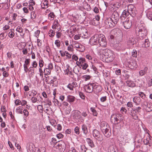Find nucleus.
I'll use <instances>...</instances> for the list:
<instances>
[{
    "mask_svg": "<svg viewBox=\"0 0 152 152\" xmlns=\"http://www.w3.org/2000/svg\"><path fill=\"white\" fill-rule=\"evenodd\" d=\"M147 31L144 25L140 24L136 29V33L139 39L142 40L147 35Z\"/></svg>",
    "mask_w": 152,
    "mask_h": 152,
    "instance_id": "f257e3e1",
    "label": "nucleus"
},
{
    "mask_svg": "<svg viewBox=\"0 0 152 152\" xmlns=\"http://www.w3.org/2000/svg\"><path fill=\"white\" fill-rule=\"evenodd\" d=\"M100 51L105 56L107 62L112 61L114 60V55L113 51L108 49H101Z\"/></svg>",
    "mask_w": 152,
    "mask_h": 152,
    "instance_id": "f03ea898",
    "label": "nucleus"
},
{
    "mask_svg": "<svg viewBox=\"0 0 152 152\" xmlns=\"http://www.w3.org/2000/svg\"><path fill=\"white\" fill-rule=\"evenodd\" d=\"M110 120L113 121L115 124H118L123 120L122 115L120 114H113L111 115Z\"/></svg>",
    "mask_w": 152,
    "mask_h": 152,
    "instance_id": "7ed1b4c3",
    "label": "nucleus"
},
{
    "mask_svg": "<svg viewBox=\"0 0 152 152\" xmlns=\"http://www.w3.org/2000/svg\"><path fill=\"white\" fill-rule=\"evenodd\" d=\"M101 130L105 137H110L111 134V130L108 124L102 128Z\"/></svg>",
    "mask_w": 152,
    "mask_h": 152,
    "instance_id": "20e7f679",
    "label": "nucleus"
},
{
    "mask_svg": "<svg viewBox=\"0 0 152 152\" xmlns=\"http://www.w3.org/2000/svg\"><path fill=\"white\" fill-rule=\"evenodd\" d=\"M103 24L107 28H113L115 26V23L110 18H107L104 20Z\"/></svg>",
    "mask_w": 152,
    "mask_h": 152,
    "instance_id": "39448f33",
    "label": "nucleus"
},
{
    "mask_svg": "<svg viewBox=\"0 0 152 152\" xmlns=\"http://www.w3.org/2000/svg\"><path fill=\"white\" fill-rule=\"evenodd\" d=\"M57 144V148L59 152H64L66 149V144L64 142L62 141H59L56 142V145Z\"/></svg>",
    "mask_w": 152,
    "mask_h": 152,
    "instance_id": "423d86ee",
    "label": "nucleus"
},
{
    "mask_svg": "<svg viewBox=\"0 0 152 152\" xmlns=\"http://www.w3.org/2000/svg\"><path fill=\"white\" fill-rule=\"evenodd\" d=\"M121 23L124 26L125 28L126 29L130 28L132 25V21L129 20V18H127L124 20H120Z\"/></svg>",
    "mask_w": 152,
    "mask_h": 152,
    "instance_id": "0eeeda50",
    "label": "nucleus"
},
{
    "mask_svg": "<svg viewBox=\"0 0 152 152\" xmlns=\"http://www.w3.org/2000/svg\"><path fill=\"white\" fill-rule=\"evenodd\" d=\"M99 46L105 47L107 45V41L104 35L101 34H99Z\"/></svg>",
    "mask_w": 152,
    "mask_h": 152,
    "instance_id": "6e6552de",
    "label": "nucleus"
},
{
    "mask_svg": "<svg viewBox=\"0 0 152 152\" xmlns=\"http://www.w3.org/2000/svg\"><path fill=\"white\" fill-rule=\"evenodd\" d=\"M94 83H89L84 86V88L86 91L88 93H92L94 90Z\"/></svg>",
    "mask_w": 152,
    "mask_h": 152,
    "instance_id": "1a4fd4ad",
    "label": "nucleus"
},
{
    "mask_svg": "<svg viewBox=\"0 0 152 152\" xmlns=\"http://www.w3.org/2000/svg\"><path fill=\"white\" fill-rule=\"evenodd\" d=\"M99 35L96 34L92 37L90 42L93 45H99Z\"/></svg>",
    "mask_w": 152,
    "mask_h": 152,
    "instance_id": "9d476101",
    "label": "nucleus"
},
{
    "mask_svg": "<svg viewBox=\"0 0 152 152\" xmlns=\"http://www.w3.org/2000/svg\"><path fill=\"white\" fill-rule=\"evenodd\" d=\"M110 18L116 24L118 23L119 19V14L117 12L114 11L111 15V18Z\"/></svg>",
    "mask_w": 152,
    "mask_h": 152,
    "instance_id": "9b49d317",
    "label": "nucleus"
},
{
    "mask_svg": "<svg viewBox=\"0 0 152 152\" xmlns=\"http://www.w3.org/2000/svg\"><path fill=\"white\" fill-rule=\"evenodd\" d=\"M142 106L147 111L150 112L152 110V105L147 102H145L142 104Z\"/></svg>",
    "mask_w": 152,
    "mask_h": 152,
    "instance_id": "f8f14e48",
    "label": "nucleus"
},
{
    "mask_svg": "<svg viewBox=\"0 0 152 152\" xmlns=\"http://www.w3.org/2000/svg\"><path fill=\"white\" fill-rule=\"evenodd\" d=\"M35 145L32 143L27 144V149L28 152H35Z\"/></svg>",
    "mask_w": 152,
    "mask_h": 152,
    "instance_id": "ddd939ff",
    "label": "nucleus"
},
{
    "mask_svg": "<svg viewBox=\"0 0 152 152\" xmlns=\"http://www.w3.org/2000/svg\"><path fill=\"white\" fill-rule=\"evenodd\" d=\"M129 14H130L128 10H124L120 17V20H124V19L127 18V17Z\"/></svg>",
    "mask_w": 152,
    "mask_h": 152,
    "instance_id": "4468645a",
    "label": "nucleus"
},
{
    "mask_svg": "<svg viewBox=\"0 0 152 152\" xmlns=\"http://www.w3.org/2000/svg\"><path fill=\"white\" fill-rule=\"evenodd\" d=\"M111 34H113L115 37H118L121 36V30L117 29H114L111 31Z\"/></svg>",
    "mask_w": 152,
    "mask_h": 152,
    "instance_id": "2eb2a0df",
    "label": "nucleus"
},
{
    "mask_svg": "<svg viewBox=\"0 0 152 152\" xmlns=\"http://www.w3.org/2000/svg\"><path fill=\"white\" fill-rule=\"evenodd\" d=\"M78 87L77 84L75 82L69 83L67 86V88L71 91H73L74 88Z\"/></svg>",
    "mask_w": 152,
    "mask_h": 152,
    "instance_id": "dca6fc26",
    "label": "nucleus"
},
{
    "mask_svg": "<svg viewBox=\"0 0 152 152\" xmlns=\"http://www.w3.org/2000/svg\"><path fill=\"white\" fill-rule=\"evenodd\" d=\"M74 46V48H77V50L79 52H83L85 50V47L79 44L75 43Z\"/></svg>",
    "mask_w": 152,
    "mask_h": 152,
    "instance_id": "f3484780",
    "label": "nucleus"
},
{
    "mask_svg": "<svg viewBox=\"0 0 152 152\" xmlns=\"http://www.w3.org/2000/svg\"><path fill=\"white\" fill-rule=\"evenodd\" d=\"M94 89L93 91L96 94H97L100 92L102 90V88L101 86L99 85H96L95 83H94Z\"/></svg>",
    "mask_w": 152,
    "mask_h": 152,
    "instance_id": "a211bd4d",
    "label": "nucleus"
},
{
    "mask_svg": "<svg viewBox=\"0 0 152 152\" xmlns=\"http://www.w3.org/2000/svg\"><path fill=\"white\" fill-rule=\"evenodd\" d=\"M128 66L131 69L137 68V65L136 61L135 60L131 61L129 62Z\"/></svg>",
    "mask_w": 152,
    "mask_h": 152,
    "instance_id": "6ab92c4d",
    "label": "nucleus"
},
{
    "mask_svg": "<svg viewBox=\"0 0 152 152\" xmlns=\"http://www.w3.org/2000/svg\"><path fill=\"white\" fill-rule=\"evenodd\" d=\"M86 62V61L85 58L80 57L79 58V60L76 61V64L78 66H80V65Z\"/></svg>",
    "mask_w": 152,
    "mask_h": 152,
    "instance_id": "aec40b11",
    "label": "nucleus"
},
{
    "mask_svg": "<svg viewBox=\"0 0 152 152\" xmlns=\"http://www.w3.org/2000/svg\"><path fill=\"white\" fill-rule=\"evenodd\" d=\"M129 44L133 45L136 44V41H135V38L133 36H130L129 37V39L128 41Z\"/></svg>",
    "mask_w": 152,
    "mask_h": 152,
    "instance_id": "412c9836",
    "label": "nucleus"
},
{
    "mask_svg": "<svg viewBox=\"0 0 152 152\" xmlns=\"http://www.w3.org/2000/svg\"><path fill=\"white\" fill-rule=\"evenodd\" d=\"M81 129L83 134L86 135L88 133V129L86 125L84 124H82Z\"/></svg>",
    "mask_w": 152,
    "mask_h": 152,
    "instance_id": "4be33fe9",
    "label": "nucleus"
},
{
    "mask_svg": "<svg viewBox=\"0 0 152 152\" xmlns=\"http://www.w3.org/2000/svg\"><path fill=\"white\" fill-rule=\"evenodd\" d=\"M126 85L129 87H134L136 86L135 83L132 80H128L126 81Z\"/></svg>",
    "mask_w": 152,
    "mask_h": 152,
    "instance_id": "5701e85b",
    "label": "nucleus"
},
{
    "mask_svg": "<svg viewBox=\"0 0 152 152\" xmlns=\"http://www.w3.org/2000/svg\"><path fill=\"white\" fill-rule=\"evenodd\" d=\"M132 10V11H129L130 15L133 18H134L135 17H137V15L138 14V12L136 10V8Z\"/></svg>",
    "mask_w": 152,
    "mask_h": 152,
    "instance_id": "b1692460",
    "label": "nucleus"
},
{
    "mask_svg": "<svg viewBox=\"0 0 152 152\" xmlns=\"http://www.w3.org/2000/svg\"><path fill=\"white\" fill-rule=\"evenodd\" d=\"M141 107H138L132 108V110H131V112L134 113L135 114H138L140 112Z\"/></svg>",
    "mask_w": 152,
    "mask_h": 152,
    "instance_id": "393cba45",
    "label": "nucleus"
},
{
    "mask_svg": "<svg viewBox=\"0 0 152 152\" xmlns=\"http://www.w3.org/2000/svg\"><path fill=\"white\" fill-rule=\"evenodd\" d=\"M86 141L88 143L89 145L91 148H93L95 147L94 144L93 140L89 138H87Z\"/></svg>",
    "mask_w": 152,
    "mask_h": 152,
    "instance_id": "a878e982",
    "label": "nucleus"
},
{
    "mask_svg": "<svg viewBox=\"0 0 152 152\" xmlns=\"http://www.w3.org/2000/svg\"><path fill=\"white\" fill-rule=\"evenodd\" d=\"M148 69V67H145L143 70H141L139 71L140 75L141 76H142L145 75L147 73Z\"/></svg>",
    "mask_w": 152,
    "mask_h": 152,
    "instance_id": "bb28decb",
    "label": "nucleus"
},
{
    "mask_svg": "<svg viewBox=\"0 0 152 152\" xmlns=\"http://www.w3.org/2000/svg\"><path fill=\"white\" fill-rule=\"evenodd\" d=\"M67 101L69 102H74L75 99V98L73 96L69 95L67 96Z\"/></svg>",
    "mask_w": 152,
    "mask_h": 152,
    "instance_id": "cd10ccee",
    "label": "nucleus"
},
{
    "mask_svg": "<svg viewBox=\"0 0 152 152\" xmlns=\"http://www.w3.org/2000/svg\"><path fill=\"white\" fill-rule=\"evenodd\" d=\"M88 64L86 62L83 64L80 65V66H79L78 67L80 68L81 69L83 70H85L87 69V68L88 67Z\"/></svg>",
    "mask_w": 152,
    "mask_h": 152,
    "instance_id": "c85d7f7f",
    "label": "nucleus"
},
{
    "mask_svg": "<svg viewBox=\"0 0 152 152\" xmlns=\"http://www.w3.org/2000/svg\"><path fill=\"white\" fill-rule=\"evenodd\" d=\"M23 107L21 106L18 107L16 110V112L19 114H22L23 113Z\"/></svg>",
    "mask_w": 152,
    "mask_h": 152,
    "instance_id": "c756f323",
    "label": "nucleus"
},
{
    "mask_svg": "<svg viewBox=\"0 0 152 152\" xmlns=\"http://www.w3.org/2000/svg\"><path fill=\"white\" fill-rule=\"evenodd\" d=\"M150 43L148 39H145L143 46L145 48L148 47L150 46Z\"/></svg>",
    "mask_w": 152,
    "mask_h": 152,
    "instance_id": "7c9ffc66",
    "label": "nucleus"
},
{
    "mask_svg": "<svg viewBox=\"0 0 152 152\" xmlns=\"http://www.w3.org/2000/svg\"><path fill=\"white\" fill-rule=\"evenodd\" d=\"M96 139L99 141H102L104 139V137L100 133L95 137Z\"/></svg>",
    "mask_w": 152,
    "mask_h": 152,
    "instance_id": "2f4dec72",
    "label": "nucleus"
},
{
    "mask_svg": "<svg viewBox=\"0 0 152 152\" xmlns=\"http://www.w3.org/2000/svg\"><path fill=\"white\" fill-rule=\"evenodd\" d=\"M38 12L37 10H35L34 11L31 12V18L33 19L36 18V13Z\"/></svg>",
    "mask_w": 152,
    "mask_h": 152,
    "instance_id": "473e14b6",
    "label": "nucleus"
},
{
    "mask_svg": "<svg viewBox=\"0 0 152 152\" xmlns=\"http://www.w3.org/2000/svg\"><path fill=\"white\" fill-rule=\"evenodd\" d=\"M48 19L50 20H53L54 19L55 15L52 12H50L48 15Z\"/></svg>",
    "mask_w": 152,
    "mask_h": 152,
    "instance_id": "72a5a7b5",
    "label": "nucleus"
},
{
    "mask_svg": "<svg viewBox=\"0 0 152 152\" xmlns=\"http://www.w3.org/2000/svg\"><path fill=\"white\" fill-rule=\"evenodd\" d=\"M113 93L114 96L115 97V98L117 99H120L122 97V96L120 95V93L118 92L117 91H115L114 92H113Z\"/></svg>",
    "mask_w": 152,
    "mask_h": 152,
    "instance_id": "f704fd0d",
    "label": "nucleus"
},
{
    "mask_svg": "<svg viewBox=\"0 0 152 152\" xmlns=\"http://www.w3.org/2000/svg\"><path fill=\"white\" fill-rule=\"evenodd\" d=\"M57 21V20L56 21L55 20L54 22V24L55 25V29H57L59 31L60 30L61 28Z\"/></svg>",
    "mask_w": 152,
    "mask_h": 152,
    "instance_id": "c9c22d12",
    "label": "nucleus"
},
{
    "mask_svg": "<svg viewBox=\"0 0 152 152\" xmlns=\"http://www.w3.org/2000/svg\"><path fill=\"white\" fill-rule=\"evenodd\" d=\"M51 70L46 67L45 68L44 73L45 75H48L50 73Z\"/></svg>",
    "mask_w": 152,
    "mask_h": 152,
    "instance_id": "e433bc0d",
    "label": "nucleus"
},
{
    "mask_svg": "<svg viewBox=\"0 0 152 152\" xmlns=\"http://www.w3.org/2000/svg\"><path fill=\"white\" fill-rule=\"evenodd\" d=\"M130 115L134 119L137 120L138 119V114L134 113V112L132 113V112H131Z\"/></svg>",
    "mask_w": 152,
    "mask_h": 152,
    "instance_id": "4c0bfd02",
    "label": "nucleus"
},
{
    "mask_svg": "<svg viewBox=\"0 0 152 152\" xmlns=\"http://www.w3.org/2000/svg\"><path fill=\"white\" fill-rule=\"evenodd\" d=\"M136 8L132 4H130L128 6V10L129 11H132V10L135 9Z\"/></svg>",
    "mask_w": 152,
    "mask_h": 152,
    "instance_id": "58836bf2",
    "label": "nucleus"
},
{
    "mask_svg": "<svg viewBox=\"0 0 152 152\" xmlns=\"http://www.w3.org/2000/svg\"><path fill=\"white\" fill-rule=\"evenodd\" d=\"M80 112L78 110H76L73 111V115L75 117V118H76V117H78V116L80 114Z\"/></svg>",
    "mask_w": 152,
    "mask_h": 152,
    "instance_id": "ea45409f",
    "label": "nucleus"
},
{
    "mask_svg": "<svg viewBox=\"0 0 152 152\" xmlns=\"http://www.w3.org/2000/svg\"><path fill=\"white\" fill-rule=\"evenodd\" d=\"M91 76L89 75H83L82 76V78L85 81H86L90 79Z\"/></svg>",
    "mask_w": 152,
    "mask_h": 152,
    "instance_id": "a19ab883",
    "label": "nucleus"
},
{
    "mask_svg": "<svg viewBox=\"0 0 152 152\" xmlns=\"http://www.w3.org/2000/svg\"><path fill=\"white\" fill-rule=\"evenodd\" d=\"M100 134V132L96 129H94L93 131V135L94 137H95Z\"/></svg>",
    "mask_w": 152,
    "mask_h": 152,
    "instance_id": "79ce46f5",
    "label": "nucleus"
},
{
    "mask_svg": "<svg viewBox=\"0 0 152 152\" xmlns=\"http://www.w3.org/2000/svg\"><path fill=\"white\" fill-rule=\"evenodd\" d=\"M146 16L149 19L152 20V12H148L146 14Z\"/></svg>",
    "mask_w": 152,
    "mask_h": 152,
    "instance_id": "37998d69",
    "label": "nucleus"
},
{
    "mask_svg": "<svg viewBox=\"0 0 152 152\" xmlns=\"http://www.w3.org/2000/svg\"><path fill=\"white\" fill-rule=\"evenodd\" d=\"M132 56L136 58L137 55V53L136 50L134 49L132 52Z\"/></svg>",
    "mask_w": 152,
    "mask_h": 152,
    "instance_id": "c03bdc74",
    "label": "nucleus"
},
{
    "mask_svg": "<svg viewBox=\"0 0 152 152\" xmlns=\"http://www.w3.org/2000/svg\"><path fill=\"white\" fill-rule=\"evenodd\" d=\"M16 31L20 33H23V29L22 27L20 26H18L16 29Z\"/></svg>",
    "mask_w": 152,
    "mask_h": 152,
    "instance_id": "a18cd8bd",
    "label": "nucleus"
},
{
    "mask_svg": "<svg viewBox=\"0 0 152 152\" xmlns=\"http://www.w3.org/2000/svg\"><path fill=\"white\" fill-rule=\"evenodd\" d=\"M91 110L92 112L93 115L94 116H97L98 113L96 110L95 109V108L94 107H91Z\"/></svg>",
    "mask_w": 152,
    "mask_h": 152,
    "instance_id": "49530a36",
    "label": "nucleus"
},
{
    "mask_svg": "<svg viewBox=\"0 0 152 152\" xmlns=\"http://www.w3.org/2000/svg\"><path fill=\"white\" fill-rule=\"evenodd\" d=\"M23 113L24 116H26V117L24 118V120H25L26 117L29 115V112L26 109H24L23 110Z\"/></svg>",
    "mask_w": 152,
    "mask_h": 152,
    "instance_id": "de8ad7c7",
    "label": "nucleus"
},
{
    "mask_svg": "<svg viewBox=\"0 0 152 152\" xmlns=\"http://www.w3.org/2000/svg\"><path fill=\"white\" fill-rule=\"evenodd\" d=\"M74 131L75 133L77 134L78 135L80 133V128L78 126H76L74 129Z\"/></svg>",
    "mask_w": 152,
    "mask_h": 152,
    "instance_id": "09e8293b",
    "label": "nucleus"
},
{
    "mask_svg": "<svg viewBox=\"0 0 152 152\" xmlns=\"http://www.w3.org/2000/svg\"><path fill=\"white\" fill-rule=\"evenodd\" d=\"M143 142L144 144L145 145H149V146H151V143L150 142H149V140L147 138L144 139L143 140Z\"/></svg>",
    "mask_w": 152,
    "mask_h": 152,
    "instance_id": "8fccbe9b",
    "label": "nucleus"
},
{
    "mask_svg": "<svg viewBox=\"0 0 152 152\" xmlns=\"http://www.w3.org/2000/svg\"><path fill=\"white\" fill-rule=\"evenodd\" d=\"M11 31V32H10L9 33L8 36L10 37V38H12L14 36L15 34L13 31H12V30L14 31V29H10Z\"/></svg>",
    "mask_w": 152,
    "mask_h": 152,
    "instance_id": "3c124183",
    "label": "nucleus"
},
{
    "mask_svg": "<svg viewBox=\"0 0 152 152\" xmlns=\"http://www.w3.org/2000/svg\"><path fill=\"white\" fill-rule=\"evenodd\" d=\"M107 123L105 121H102L100 123V127L101 129L103 127L106 125H107Z\"/></svg>",
    "mask_w": 152,
    "mask_h": 152,
    "instance_id": "603ef678",
    "label": "nucleus"
},
{
    "mask_svg": "<svg viewBox=\"0 0 152 152\" xmlns=\"http://www.w3.org/2000/svg\"><path fill=\"white\" fill-rule=\"evenodd\" d=\"M139 95L142 99H144L145 98L146 95L142 92H140L139 93Z\"/></svg>",
    "mask_w": 152,
    "mask_h": 152,
    "instance_id": "864d4df0",
    "label": "nucleus"
},
{
    "mask_svg": "<svg viewBox=\"0 0 152 152\" xmlns=\"http://www.w3.org/2000/svg\"><path fill=\"white\" fill-rule=\"evenodd\" d=\"M79 94L80 97L83 99H85V95L84 93L81 92H79Z\"/></svg>",
    "mask_w": 152,
    "mask_h": 152,
    "instance_id": "5fc2aeb1",
    "label": "nucleus"
},
{
    "mask_svg": "<svg viewBox=\"0 0 152 152\" xmlns=\"http://www.w3.org/2000/svg\"><path fill=\"white\" fill-rule=\"evenodd\" d=\"M47 68L50 69L51 70L53 69V64L51 62L48 64V66H47Z\"/></svg>",
    "mask_w": 152,
    "mask_h": 152,
    "instance_id": "6e6d98bb",
    "label": "nucleus"
},
{
    "mask_svg": "<svg viewBox=\"0 0 152 152\" xmlns=\"http://www.w3.org/2000/svg\"><path fill=\"white\" fill-rule=\"evenodd\" d=\"M44 62L43 61V60L41 59H40L39 61V66L40 67V68H41L42 67L43 65H44Z\"/></svg>",
    "mask_w": 152,
    "mask_h": 152,
    "instance_id": "4d7b16f0",
    "label": "nucleus"
},
{
    "mask_svg": "<svg viewBox=\"0 0 152 152\" xmlns=\"http://www.w3.org/2000/svg\"><path fill=\"white\" fill-rule=\"evenodd\" d=\"M56 140L54 138H52V141L50 142L51 145H53L54 146L56 145Z\"/></svg>",
    "mask_w": 152,
    "mask_h": 152,
    "instance_id": "13d9d810",
    "label": "nucleus"
},
{
    "mask_svg": "<svg viewBox=\"0 0 152 152\" xmlns=\"http://www.w3.org/2000/svg\"><path fill=\"white\" fill-rule=\"evenodd\" d=\"M59 52L61 54V56L62 57H64L65 55V53L66 54H69V53L67 51H65L63 52L61 50H60Z\"/></svg>",
    "mask_w": 152,
    "mask_h": 152,
    "instance_id": "bf43d9fd",
    "label": "nucleus"
},
{
    "mask_svg": "<svg viewBox=\"0 0 152 152\" xmlns=\"http://www.w3.org/2000/svg\"><path fill=\"white\" fill-rule=\"evenodd\" d=\"M55 44L58 48H59L60 46V41L59 40H55Z\"/></svg>",
    "mask_w": 152,
    "mask_h": 152,
    "instance_id": "052dcab7",
    "label": "nucleus"
},
{
    "mask_svg": "<svg viewBox=\"0 0 152 152\" xmlns=\"http://www.w3.org/2000/svg\"><path fill=\"white\" fill-rule=\"evenodd\" d=\"M80 147L82 152H86L87 149L84 145H81Z\"/></svg>",
    "mask_w": 152,
    "mask_h": 152,
    "instance_id": "680f3d73",
    "label": "nucleus"
},
{
    "mask_svg": "<svg viewBox=\"0 0 152 152\" xmlns=\"http://www.w3.org/2000/svg\"><path fill=\"white\" fill-rule=\"evenodd\" d=\"M120 111L121 113L123 114H126V110L124 107H122L121 108Z\"/></svg>",
    "mask_w": 152,
    "mask_h": 152,
    "instance_id": "e2e57ef3",
    "label": "nucleus"
},
{
    "mask_svg": "<svg viewBox=\"0 0 152 152\" xmlns=\"http://www.w3.org/2000/svg\"><path fill=\"white\" fill-rule=\"evenodd\" d=\"M107 100V97L106 96H102L100 98V100L102 102H104Z\"/></svg>",
    "mask_w": 152,
    "mask_h": 152,
    "instance_id": "0e129e2a",
    "label": "nucleus"
},
{
    "mask_svg": "<svg viewBox=\"0 0 152 152\" xmlns=\"http://www.w3.org/2000/svg\"><path fill=\"white\" fill-rule=\"evenodd\" d=\"M57 80V78L56 77H53V79H51L50 81V83L53 84Z\"/></svg>",
    "mask_w": 152,
    "mask_h": 152,
    "instance_id": "69168bd1",
    "label": "nucleus"
},
{
    "mask_svg": "<svg viewBox=\"0 0 152 152\" xmlns=\"http://www.w3.org/2000/svg\"><path fill=\"white\" fill-rule=\"evenodd\" d=\"M56 137L59 139L62 138L64 137V135L62 133H60L56 135Z\"/></svg>",
    "mask_w": 152,
    "mask_h": 152,
    "instance_id": "338daca9",
    "label": "nucleus"
},
{
    "mask_svg": "<svg viewBox=\"0 0 152 152\" xmlns=\"http://www.w3.org/2000/svg\"><path fill=\"white\" fill-rule=\"evenodd\" d=\"M21 101L19 99H16L15 100V103L16 105L21 104Z\"/></svg>",
    "mask_w": 152,
    "mask_h": 152,
    "instance_id": "774afa93",
    "label": "nucleus"
}]
</instances>
